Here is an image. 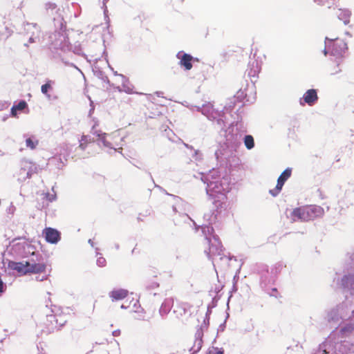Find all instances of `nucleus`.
I'll use <instances>...</instances> for the list:
<instances>
[{
    "mask_svg": "<svg viewBox=\"0 0 354 354\" xmlns=\"http://www.w3.org/2000/svg\"><path fill=\"white\" fill-rule=\"evenodd\" d=\"M319 212V208L315 206H303L294 209L291 217L293 221H308L315 218Z\"/></svg>",
    "mask_w": 354,
    "mask_h": 354,
    "instance_id": "obj_1",
    "label": "nucleus"
},
{
    "mask_svg": "<svg viewBox=\"0 0 354 354\" xmlns=\"http://www.w3.org/2000/svg\"><path fill=\"white\" fill-rule=\"evenodd\" d=\"M326 46L329 53L337 57H342L347 50V44L342 39L326 38Z\"/></svg>",
    "mask_w": 354,
    "mask_h": 354,
    "instance_id": "obj_2",
    "label": "nucleus"
},
{
    "mask_svg": "<svg viewBox=\"0 0 354 354\" xmlns=\"http://www.w3.org/2000/svg\"><path fill=\"white\" fill-rule=\"evenodd\" d=\"M291 174H292V169H290V168L286 169L281 173V174L278 178L276 187L274 189H270L269 192L272 196H276L279 194L285 182L290 177Z\"/></svg>",
    "mask_w": 354,
    "mask_h": 354,
    "instance_id": "obj_3",
    "label": "nucleus"
},
{
    "mask_svg": "<svg viewBox=\"0 0 354 354\" xmlns=\"http://www.w3.org/2000/svg\"><path fill=\"white\" fill-rule=\"evenodd\" d=\"M62 324H58L57 317L54 315L46 316V321L43 323V331L46 333H51L55 330H59Z\"/></svg>",
    "mask_w": 354,
    "mask_h": 354,
    "instance_id": "obj_4",
    "label": "nucleus"
},
{
    "mask_svg": "<svg viewBox=\"0 0 354 354\" xmlns=\"http://www.w3.org/2000/svg\"><path fill=\"white\" fill-rule=\"evenodd\" d=\"M42 234L44 236L46 241L52 244L57 243L61 239L60 232L52 227H46L43 230Z\"/></svg>",
    "mask_w": 354,
    "mask_h": 354,
    "instance_id": "obj_5",
    "label": "nucleus"
},
{
    "mask_svg": "<svg viewBox=\"0 0 354 354\" xmlns=\"http://www.w3.org/2000/svg\"><path fill=\"white\" fill-rule=\"evenodd\" d=\"M28 261L16 262L10 261L8 263L9 269L17 271L21 275L27 274Z\"/></svg>",
    "mask_w": 354,
    "mask_h": 354,
    "instance_id": "obj_6",
    "label": "nucleus"
},
{
    "mask_svg": "<svg viewBox=\"0 0 354 354\" xmlns=\"http://www.w3.org/2000/svg\"><path fill=\"white\" fill-rule=\"evenodd\" d=\"M46 269V265L44 263H30L28 261L27 274H39L44 272Z\"/></svg>",
    "mask_w": 354,
    "mask_h": 354,
    "instance_id": "obj_7",
    "label": "nucleus"
},
{
    "mask_svg": "<svg viewBox=\"0 0 354 354\" xmlns=\"http://www.w3.org/2000/svg\"><path fill=\"white\" fill-rule=\"evenodd\" d=\"M303 100L304 103L308 104L310 106H312L317 102L318 100L317 91L315 89H309L308 90L303 96Z\"/></svg>",
    "mask_w": 354,
    "mask_h": 354,
    "instance_id": "obj_8",
    "label": "nucleus"
},
{
    "mask_svg": "<svg viewBox=\"0 0 354 354\" xmlns=\"http://www.w3.org/2000/svg\"><path fill=\"white\" fill-rule=\"evenodd\" d=\"M129 292L125 289H115L109 293L112 301H119L127 297Z\"/></svg>",
    "mask_w": 354,
    "mask_h": 354,
    "instance_id": "obj_9",
    "label": "nucleus"
},
{
    "mask_svg": "<svg viewBox=\"0 0 354 354\" xmlns=\"http://www.w3.org/2000/svg\"><path fill=\"white\" fill-rule=\"evenodd\" d=\"M192 60H193V57L192 55L185 53L180 58V65L183 66L185 70L189 71L192 68Z\"/></svg>",
    "mask_w": 354,
    "mask_h": 354,
    "instance_id": "obj_10",
    "label": "nucleus"
},
{
    "mask_svg": "<svg viewBox=\"0 0 354 354\" xmlns=\"http://www.w3.org/2000/svg\"><path fill=\"white\" fill-rule=\"evenodd\" d=\"M97 136L99 137V139L101 140L104 145L110 148H114L115 146L113 145V143L111 142L112 139V136L106 133L103 134H97Z\"/></svg>",
    "mask_w": 354,
    "mask_h": 354,
    "instance_id": "obj_11",
    "label": "nucleus"
},
{
    "mask_svg": "<svg viewBox=\"0 0 354 354\" xmlns=\"http://www.w3.org/2000/svg\"><path fill=\"white\" fill-rule=\"evenodd\" d=\"M222 245L219 241H216V245L212 244L209 248V252L212 255H220L223 251Z\"/></svg>",
    "mask_w": 354,
    "mask_h": 354,
    "instance_id": "obj_12",
    "label": "nucleus"
},
{
    "mask_svg": "<svg viewBox=\"0 0 354 354\" xmlns=\"http://www.w3.org/2000/svg\"><path fill=\"white\" fill-rule=\"evenodd\" d=\"M27 106V103L22 100L20 101L17 105H14L11 109V113L13 116H16L17 111L24 110Z\"/></svg>",
    "mask_w": 354,
    "mask_h": 354,
    "instance_id": "obj_13",
    "label": "nucleus"
},
{
    "mask_svg": "<svg viewBox=\"0 0 354 354\" xmlns=\"http://www.w3.org/2000/svg\"><path fill=\"white\" fill-rule=\"evenodd\" d=\"M93 141H94L93 139L91 138L90 136H82L81 138V140H80L79 147L81 149L84 150V149H86L87 145L90 143H92Z\"/></svg>",
    "mask_w": 354,
    "mask_h": 354,
    "instance_id": "obj_14",
    "label": "nucleus"
},
{
    "mask_svg": "<svg viewBox=\"0 0 354 354\" xmlns=\"http://www.w3.org/2000/svg\"><path fill=\"white\" fill-rule=\"evenodd\" d=\"M244 144L248 149H252L254 146V141L253 137L250 135L245 136L244 138Z\"/></svg>",
    "mask_w": 354,
    "mask_h": 354,
    "instance_id": "obj_15",
    "label": "nucleus"
},
{
    "mask_svg": "<svg viewBox=\"0 0 354 354\" xmlns=\"http://www.w3.org/2000/svg\"><path fill=\"white\" fill-rule=\"evenodd\" d=\"M52 81L48 80L46 83L41 86V93L46 95L48 97H50V95L48 93V91L52 88L51 85Z\"/></svg>",
    "mask_w": 354,
    "mask_h": 354,
    "instance_id": "obj_16",
    "label": "nucleus"
},
{
    "mask_svg": "<svg viewBox=\"0 0 354 354\" xmlns=\"http://www.w3.org/2000/svg\"><path fill=\"white\" fill-rule=\"evenodd\" d=\"M319 5L327 6L328 8H331L336 3L337 0H315Z\"/></svg>",
    "mask_w": 354,
    "mask_h": 354,
    "instance_id": "obj_17",
    "label": "nucleus"
},
{
    "mask_svg": "<svg viewBox=\"0 0 354 354\" xmlns=\"http://www.w3.org/2000/svg\"><path fill=\"white\" fill-rule=\"evenodd\" d=\"M319 5L327 6L328 8H331L336 3L337 0H315Z\"/></svg>",
    "mask_w": 354,
    "mask_h": 354,
    "instance_id": "obj_18",
    "label": "nucleus"
},
{
    "mask_svg": "<svg viewBox=\"0 0 354 354\" xmlns=\"http://www.w3.org/2000/svg\"><path fill=\"white\" fill-rule=\"evenodd\" d=\"M26 146L29 147L31 149H34L36 147V145H37L38 142H34L31 138H28L26 140Z\"/></svg>",
    "mask_w": 354,
    "mask_h": 354,
    "instance_id": "obj_19",
    "label": "nucleus"
},
{
    "mask_svg": "<svg viewBox=\"0 0 354 354\" xmlns=\"http://www.w3.org/2000/svg\"><path fill=\"white\" fill-rule=\"evenodd\" d=\"M207 354H224L223 351L219 349L217 347H212L209 349Z\"/></svg>",
    "mask_w": 354,
    "mask_h": 354,
    "instance_id": "obj_20",
    "label": "nucleus"
},
{
    "mask_svg": "<svg viewBox=\"0 0 354 354\" xmlns=\"http://www.w3.org/2000/svg\"><path fill=\"white\" fill-rule=\"evenodd\" d=\"M97 264L100 267H104L106 265V259L102 257H98L97 259Z\"/></svg>",
    "mask_w": 354,
    "mask_h": 354,
    "instance_id": "obj_21",
    "label": "nucleus"
},
{
    "mask_svg": "<svg viewBox=\"0 0 354 354\" xmlns=\"http://www.w3.org/2000/svg\"><path fill=\"white\" fill-rule=\"evenodd\" d=\"M339 71H340V70H339V69H338V70H333V71H331V74H336V73H337Z\"/></svg>",
    "mask_w": 354,
    "mask_h": 354,
    "instance_id": "obj_22",
    "label": "nucleus"
},
{
    "mask_svg": "<svg viewBox=\"0 0 354 354\" xmlns=\"http://www.w3.org/2000/svg\"><path fill=\"white\" fill-rule=\"evenodd\" d=\"M349 16H350L349 12H348V11H346V17H347V18H348V17H349Z\"/></svg>",
    "mask_w": 354,
    "mask_h": 354,
    "instance_id": "obj_23",
    "label": "nucleus"
},
{
    "mask_svg": "<svg viewBox=\"0 0 354 354\" xmlns=\"http://www.w3.org/2000/svg\"><path fill=\"white\" fill-rule=\"evenodd\" d=\"M327 53H328V51H327V50L325 48V49H324V55H326L327 54Z\"/></svg>",
    "mask_w": 354,
    "mask_h": 354,
    "instance_id": "obj_24",
    "label": "nucleus"
},
{
    "mask_svg": "<svg viewBox=\"0 0 354 354\" xmlns=\"http://www.w3.org/2000/svg\"><path fill=\"white\" fill-rule=\"evenodd\" d=\"M50 7H52L53 8H54L55 7V4H50Z\"/></svg>",
    "mask_w": 354,
    "mask_h": 354,
    "instance_id": "obj_25",
    "label": "nucleus"
},
{
    "mask_svg": "<svg viewBox=\"0 0 354 354\" xmlns=\"http://www.w3.org/2000/svg\"><path fill=\"white\" fill-rule=\"evenodd\" d=\"M158 286H159L158 283H156L155 285V287H158Z\"/></svg>",
    "mask_w": 354,
    "mask_h": 354,
    "instance_id": "obj_26",
    "label": "nucleus"
},
{
    "mask_svg": "<svg viewBox=\"0 0 354 354\" xmlns=\"http://www.w3.org/2000/svg\"><path fill=\"white\" fill-rule=\"evenodd\" d=\"M273 290L274 292H277V291L276 288H273V290Z\"/></svg>",
    "mask_w": 354,
    "mask_h": 354,
    "instance_id": "obj_27",
    "label": "nucleus"
},
{
    "mask_svg": "<svg viewBox=\"0 0 354 354\" xmlns=\"http://www.w3.org/2000/svg\"><path fill=\"white\" fill-rule=\"evenodd\" d=\"M300 104H302V105H304V104L302 102V101H301V100L300 101Z\"/></svg>",
    "mask_w": 354,
    "mask_h": 354,
    "instance_id": "obj_28",
    "label": "nucleus"
},
{
    "mask_svg": "<svg viewBox=\"0 0 354 354\" xmlns=\"http://www.w3.org/2000/svg\"><path fill=\"white\" fill-rule=\"evenodd\" d=\"M344 279H348V277H345L343 279V280H344Z\"/></svg>",
    "mask_w": 354,
    "mask_h": 354,
    "instance_id": "obj_29",
    "label": "nucleus"
}]
</instances>
